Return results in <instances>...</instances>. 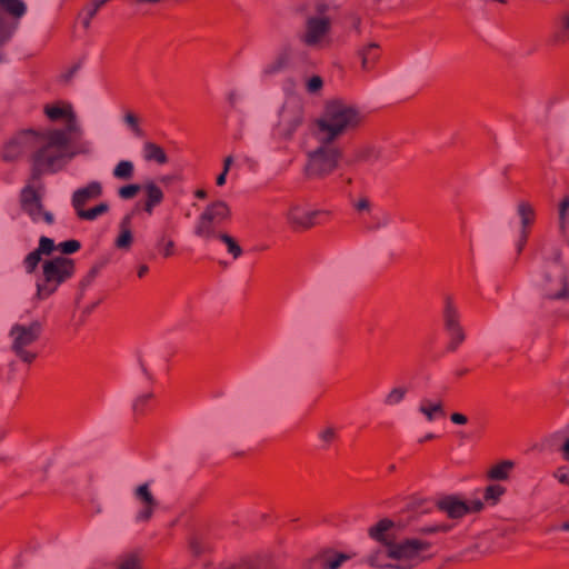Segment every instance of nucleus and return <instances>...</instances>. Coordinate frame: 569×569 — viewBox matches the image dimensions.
<instances>
[{"label":"nucleus","mask_w":569,"mask_h":569,"mask_svg":"<svg viewBox=\"0 0 569 569\" xmlns=\"http://www.w3.org/2000/svg\"><path fill=\"white\" fill-rule=\"evenodd\" d=\"M395 527L392 520L383 518L368 528V536L380 546L366 557V565L373 569H415L430 559L429 540L417 537L396 540Z\"/></svg>","instance_id":"obj_1"},{"label":"nucleus","mask_w":569,"mask_h":569,"mask_svg":"<svg viewBox=\"0 0 569 569\" xmlns=\"http://www.w3.org/2000/svg\"><path fill=\"white\" fill-rule=\"evenodd\" d=\"M365 121L360 109L342 99L326 102L321 114L315 120V136L321 143H333L358 130Z\"/></svg>","instance_id":"obj_2"},{"label":"nucleus","mask_w":569,"mask_h":569,"mask_svg":"<svg viewBox=\"0 0 569 569\" xmlns=\"http://www.w3.org/2000/svg\"><path fill=\"white\" fill-rule=\"evenodd\" d=\"M69 138L61 129H48L32 134V180H39L42 173L59 171L68 154Z\"/></svg>","instance_id":"obj_3"},{"label":"nucleus","mask_w":569,"mask_h":569,"mask_svg":"<svg viewBox=\"0 0 569 569\" xmlns=\"http://www.w3.org/2000/svg\"><path fill=\"white\" fill-rule=\"evenodd\" d=\"M74 273L76 262L71 258L57 256L44 259L41 264V272L36 279V298L38 300L48 299Z\"/></svg>","instance_id":"obj_4"},{"label":"nucleus","mask_w":569,"mask_h":569,"mask_svg":"<svg viewBox=\"0 0 569 569\" xmlns=\"http://www.w3.org/2000/svg\"><path fill=\"white\" fill-rule=\"evenodd\" d=\"M43 333V323L33 320L29 323H13L9 330L10 350L23 363L31 365L39 357L38 343Z\"/></svg>","instance_id":"obj_5"},{"label":"nucleus","mask_w":569,"mask_h":569,"mask_svg":"<svg viewBox=\"0 0 569 569\" xmlns=\"http://www.w3.org/2000/svg\"><path fill=\"white\" fill-rule=\"evenodd\" d=\"M102 192V184L99 181H91L73 192L71 203L80 220L93 221L109 211V204L107 202H101L93 208L86 209V204L99 199Z\"/></svg>","instance_id":"obj_6"},{"label":"nucleus","mask_w":569,"mask_h":569,"mask_svg":"<svg viewBox=\"0 0 569 569\" xmlns=\"http://www.w3.org/2000/svg\"><path fill=\"white\" fill-rule=\"evenodd\" d=\"M331 219V211L312 209L306 203H292L286 212V221L295 232H302L316 226L325 224Z\"/></svg>","instance_id":"obj_7"},{"label":"nucleus","mask_w":569,"mask_h":569,"mask_svg":"<svg viewBox=\"0 0 569 569\" xmlns=\"http://www.w3.org/2000/svg\"><path fill=\"white\" fill-rule=\"evenodd\" d=\"M340 158L341 152L333 143H321L308 153L306 174L311 179H322L337 169Z\"/></svg>","instance_id":"obj_8"},{"label":"nucleus","mask_w":569,"mask_h":569,"mask_svg":"<svg viewBox=\"0 0 569 569\" xmlns=\"http://www.w3.org/2000/svg\"><path fill=\"white\" fill-rule=\"evenodd\" d=\"M230 208L224 201H214L199 216L194 234L206 241L216 238L217 228L230 219Z\"/></svg>","instance_id":"obj_9"},{"label":"nucleus","mask_w":569,"mask_h":569,"mask_svg":"<svg viewBox=\"0 0 569 569\" xmlns=\"http://www.w3.org/2000/svg\"><path fill=\"white\" fill-rule=\"evenodd\" d=\"M42 184L39 180H30L20 192V206L33 222L43 221L47 224L54 222L51 212L46 211L42 206Z\"/></svg>","instance_id":"obj_10"},{"label":"nucleus","mask_w":569,"mask_h":569,"mask_svg":"<svg viewBox=\"0 0 569 569\" xmlns=\"http://www.w3.org/2000/svg\"><path fill=\"white\" fill-rule=\"evenodd\" d=\"M305 121L303 104L297 99L286 101L280 112L279 132L286 138L290 139L299 127Z\"/></svg>","instance_id":"obj_11"},{"label":"nucleus","mask_w":569,"mask_h":569,"mask_svg":"<svg viewBox=\"0 0 569 569\" xmlns=\"http://www.w3.org/2000/svg\"><path fill=\"white\" fill-rule=\"evenodd\" d=\"M443 326L450 337L448 350L455 351L465 340V331L460 325V315L451 298H447L443 308Z\"/></svg>","instance_id":"obj_12"},{"label":"nucleus","mask_w":569,"mask_h":569,"mask_svg":"<svg viewBox=\"0 0 569 569\" xmlns=\"http://www.w3.org/2000/svg\"><path fill=\"white\" fill-rule=\"evenodd\" d=\"M437 506L449 518L461 519L469 513L481 511L483 509V501L479 499L463 501L456 496H446L437 502Z\"/></svg>","instance_id":"obj_13"},{"label":"nucleus","mask_w":569,"mask_h":569,"mask_svg":"<svg viewBox=\"0 0 569 569\" xmlns=\"http://www.w3.org/2000/svg\"><path fill=\"white\" fill-rule=\"evenodd\" d=\"M517 216L520 220L519 238L517 241V252L521 253L528 241L531 228L536 221V210L533 206L526 201L520 200L516 207Z\"/></svg>","instance_id":"obj_14"},{"label":"nucleus","mask_w":569,"mask_h":569,"mask_svg":"<svg viewBox=\"0 0 569 569\" xmlns=\"http://www.w3.org/2000/svg\"><path fill=\"white\" fill-rule=\"evenodd\" d=\"M134 499L139 503V510L136 513L137 522H148L156 509L158 508V501L150 490L148 482L138 486L133 492Z\"/></svg>","instance_id":"obj_15"},{"label":"nucleus","mask_w":569,"mask_h":569,"mask_svg":"<svg viewBox=\"0 0 569 569\" xmlns=\"http://www.w3.org/2000/svg\"><path fill=\"white\" fill-rule=\"evenodd\" d=\"M54 250H57V244L53 239L41 236L38 248L29 252L22 261L24 271L28 274L34 273L40 262H42V256L49 257Z\"/></svg>","instance_id":"obj_16"},{"label":"nucleus","mask_w":569,"mask_h":569,"mask_svg":"<svg viewBox=\"0 0 569 569\" xmlns=\"http://www.w3.org/2000/svg\"><path fill=\"white\" fill-rule=\"evenodd\" d=\"M356 557L355 552H321L308 561L307 569H339L341 565Z\"/></svg>","instance_id":"obj_17"},{"label":"nucleus","mask_w":569,"mask_h":569,"mask_svg":"<svg viewBox=\"0 0 569 569\" xmlns=\"http://www.w3.org/2000/svg\"><path fill=\"white\" fill-rule=\"evenodd\" d=\"M330 30L329 18H309L302 41L310 47L317 46Z\"/></svg>","instance_id":"obj_18"},{"label":"nucleus","mask_w":569,"mask_h":569,"mask_svg":"<svg viewBox=\"0 0 569 569\" xmlns=\"http://www.w3.org/2000/svg\"><path fill=\"white\" fill-rule=\"evenodd\" d=\"M133 213H127L119 222V234L114 239V247L129 251L133 242L132 227Z\"/></svg>","instance_id":"obj_19"},{"label":"nucleus","mask_w":569,"mask_h":569,"mask_svg":"<svg viewBox=\"0 0 569 569\" xmlns=\"http://www.w3.org/2000/svg\"><path fill=\"white\" fill-rule=\"evenodd\" d=\"M146 194V201L143 204V210L148 214H152L156 207L161 204L164 199V193L162 189L157 186L153 181H148L142 186V189Z\"/></svg>","instance_id":"obj_20"},{"label":"nucleus","mask_w":569,"mask_h":569,"mask_svg":"<svg viewBox=\"0 0 569 569\" xmlns=\"http://www.w3.org/2000/svg\"><path fill=\"white\" fill-rule=\"evenodd\" d=\"M357 54L361 60L362 70L370 71L375 68L380 58V46L377 42H370L361 47L357 51Z\"/></svg>","instance_id":"obj_21"},{"label":"nucleus","mask_w":569,"mask_h":569,"mask_svg":"<svg viewBox=\"0 0 569 569\" xmlns=\"http://www.w3.org/2000/svg\"><path fill=\"white\" fill-rule=\"evenodd\" d=\"M219 569H273V565L268 557H254L243 559L236 565L222 566Z\"/></svg>","instance_id":"obj_22"},{"label":"nucleus","mask_w":569,"mask_h":569,"mask_svg":"<svg viewBox=\"0 0 569 569\" xmlns=\"http://www.w3.org/2000/svg\"><path fill=\"white\" fill-rule=\"evenodd\" d=\"M419 412L422 413L429 422L433 421L438 417H443L446 415L441 400L433 401L428 398H423L420 401Z\"/></svg>","instance_id":"obj_23"},{"label":"nucleus","mask_w":569,"mask_h":569,"mask_svg":"<svg viewBox=\"0 0 569 569\" xmlns=\"http://www.w3.org/2000/svg\"><path fill=\"white\" fill-rule=\"evenodd\" d=\"M43 111L51 121L67 120L73 113L72 107L62 102L47 104Z\"/></svg>","instance_id":"obj_24"},{"label":"nucleus","mask_w":569,"mask_h":569,"mask_svg":"<svg viewBox=\"0 0 569 569\" xmlns=\"http://www.w3.org/2000/svg\"><path fill=\"white\" fill-rule=\"evenodd\" d=\"M381 159V150L375 146H365L356 150L355 162L376 163Z\"/></svg>","instance_id":"obj_25"},{"label":"nucleus","mask_w":569,"mask_h":569,"mask_svg":"<svg viewBox=\"0 0 569 569\" xmlns=\"http://www.w3.org/2000/svg\"><path fill=\"white\" fill-rule=\"evenodd\" d=\"M0 9L16 20L21 19L27 12L23 0H0Z\"/></svg>","instance_id":"obj_26"},{"label":"nucleus","mask_w":569,"mask_h":569,"mask_svg":"<svg viewBox=\"0 0 569 569\" xmlns=\"http://www.w3.org/2000/svg\"><path fill=\"white\" fill-rule=\"evenodd\" d=\"M143 158L147 161H154L159 164H164L168 161L164 150L153 142H146L143 144Z\"/></svg>","instance_id":"obj_27"},{"label":"nucleus","mask_w":569,"mask_h":569,"mask_svg":"<svg viewBox=\"0 0 569 569\" xmlns=\"http://www.w3.org/2000/svg\"><path fill=\"white\" fill-rule=\"evenodd\" d=\"M559 227L563 240L569 244V196L559 204Z\"/></svg>","instance_id":"obj_28"},{"label":"nucleus","mask_w":569,"mask_h":569,"mask_svg":"<svg viewBox=\"0 0 569 569\" xmlns=\"http://www.w3.org/2000/svg\"><path fill=\"white\" fill-rule=\"evenodd\" d=\"M156 249L159 254L164 259H168L174 254L176 243L171 237L166 232H162L156 241Z\"/></svg>","instance_id":"obj_29"},{"label":"nucleus","mask_w":569,"mask_h":569,"mask_svg":"<svg viewBox=\"0 0 569 569\" xmlns=\"http://www.w3.org/2000/svg\"><path fill=\"white\" fill-rule=\"evenodd\" d=\"M513 468V463L511 461L505 460L492 466L487 476L491 480H506L509 477L511 469Z\"/></svg>","instance_id":"obj_30"},{"label":"nucleus","mask_w":569,"mask_h":569,"mask_svg":"<svg viewBox=\"0 0 569 569\" xmlns=\"http://www.w3.org/2000/svg\"><path fill=\"white\" fill-rule=\"evenodd\" d=\"M555 41L558 43L569 41V11L562 13L559 18V26L555 33Z\"/></svg>","instance_id":"obj_31"},{"label":"nucleus","mask_w":569,"mask_h":569,"mask_svg":"<svg viewBox=\"0 0 569 569\" xmlns=\"http://www.w3.org/2000/svg\"><path fill=\"white\" fill-rule=\"evenodd\" d=\"M133 163L128 160H121L113 169V177L120 180H130L133 177Z\"/></svg>","instance_id":"obj_32"},{"label":"nucleus","mask_w":569,"mask_h":569,"mask_svg":"<svg viewBox=\"0 0 569 569\" xmlns=\"http://www.w3.org/2000/svg\"><path fill=\"white\" fill-rule=\"evenodd\" d=\"M506 488L501 485H490L483 491V500L489 505H496L505 495Z\"/></svg>","instance_id":"obj_33"},{"label":"nucleus","mask_w":569,"mask_h":569,"mask_svg":"<svg viewBox=\"0 0 569 569\" xmlns=\"http://www.w3.org/2000/svg\"><path fill=\"white\" fill-rule=\"evenodd\" d=\"M408 393V388L405 386H399L392 388L385 397L383 402L386 406H395L400 403Z\"/></svg>","instance_id":"obj_34"},{"label":"nucleus","mask_w":569,"mask_h":569,"mask_svg":"<svg viewBox=\"0 0 569 569\" xmlns=\"http://www.w3.org/2000/svg\"><path fill=\"white\" fill-rule=\"evenodd\" d=\"M216 238L221 240L226 244L228 252L233 257V259H237L242 254L241 247L231 236L220 232L216 236Z\"/></svg>","instance_id":"obj_35"},{"label":"nucleus","mask_w":569,"mask_h":569,"mask_svg":"<svg viewBox=\"0 0 569 569\" xmlns=\"http://www.w3.org/2000/svg\"><path fill=\"white\" fill-rule=\"evenodd\" d=\"M451 529H452V526L448 525V523H433V525L420 527L417 529L416 532L420 536H430V535H436V533H440V532H443V533L449 532Z\"/></svg>","instance_id":"obj_36"},{"label":"nucleus","mask_w":569,"mask_h":569,"mask_svg":"<svg viewBox=\"0 0 569 569\" xmlns=\"http://www.w3.org/2000/svg\"><path fill=\"white\" fill-rule=\"evenodd\" d=\"M189 549L192 556L199 557L209 550V545L202 537L194 536L189 541Z\"/></svg>","instance_id":"obj_37"},{"label":"nucleus","mask_w":569,"mask_h":569,"mask_svg":"<svg viewBox=\"0 0 569 569\" xmlns=\"http://www.w3.org/2000/svg\"><path fill=\"white\" fill-rule=\"evenodd\" d=\"M14 29L16 27H11L7 18L0 11V46L4 44L7 41L10 40L14 32Z\"/></svg>","instance_id":"obj_38"},{"label":"nucleus","mask_w":569,"mask_h":569,"mask_svg":"<svg viewBox=\"0 0 569 569\" xmlns=\"http://www.w3.org/2000/svg\"><path fill=\"white\" fill-rule=\"evenodd\" d=\"M80 248L81 243L76 239L67 240L57 244V251H59L63 257L76 253Z\"/></svg>","instance_id":"obj_39"},{"label":"nucleus","mask_w":569,"mask_h":569,"mask_svg":"<svg viewBox=\"0 0 569 569\" xmlns=\"http://www.w3.org/2000/svg\"><path fill=\"white\" fill-rule=\"evenodd\" d=\"M66 129L62 130L67 132V137L69 139L71 134H73L74 137L82 136V129L77 120L74 112L66 120Z\"/></svg>","instance_id":"obj_40"},{"label":"nucleus","mask_w":569,"mask_h":569,"mask_svg":"<svg viewBox=\"0 0 569 569\" xmlns=\"http://www.w3.org/2000/svg\"><path fill=\"white\" fill-rule=\"evenodd\" d=\"M353 209L359 213H371L372 203L370 199L366 196H362L356 200L352 201Z\"/></svg>","instance_id":"obj_41"},{"label":"nucleus","mask_w":569,"mask_h":569,"mask_svg":"<svg viewBox=\"0 0 569 569\" xmlns=\"http://www.w3.org/2000/svg\"><path fill=\"white\" fill-rule=\"evenodd\" d=\"M319 439L322 442L321 448L327 449L336 439L337 431L333 427H327L319 432Z\"/></svg>","instance_id":"obj_42"},{"label":"nucleus","mask_w":569,"mask_h":569,"mask_svg":"<svg viewBox=\"0 0 569 569\" xmlns=\"http://www.w3.org/2000/svg\"><path fill=\"white\" fill-rule=\"evenodd\" d=\"M141 189L142 186L140 184H127L118 189V196L121 199L129 200L134 198Z\"/></svg>","instance_id":"obj_43"},{"label":"nucleus","mask_w":569,"mask_h":569,"mask_svg":"<svg viewBox=\"0 0 569 569\" xmlns=\"http://www.w3.org/2000/svg\"><path fill=\"white\" fill-rule=\"evenodd\" d=\"M152 399V393H144L139 396L133 402V411L136 415H143L148 403Z\"/></svg>","instance_id":"obj_44"},{"label":"nucleus","mask_w":569,"mask_h":569,"mask_svg":"<svg viewBox=\"0 0 569 569\" xmlns=\"http://www.w3.org/2000/svg\"><path fill=\"white\" fill-rule=\"evenodd\" d=\"M118 569H141V561L136 555H128L119 562Z\"/></svg>","instance_id":"obj_45"},{"label":"nucleus","mask_w":569,"mask_h":569,"mask_svg":"<svg viewBox=\"0 0 569 569\" xmlns=\"http://www.w3.org/2000/svg\"><path fill=\"white\" fill-rule=\"evenodd\" d=\"M372 219L375 222L371 226H369L370 229L383 228V227L388 226L390 222L389 214L386 212L375 214V216H372Z\"/></svg>","instance_id":"obj_46"},{"label":"nucleus","mask_w":569,"mask_h":569,"mask_svg":"<svg viewBox=\"0 0 569 569\" xmlns=\"http://www.w3.org/2000/svg\"><path fill=\"white\" fill-rule=\"evenodd\" d=\"M323 86V81L319 76H313L307 81V90L310 93L318 92Z\"/></svg>","instance_id":"obj_47"},{"label":"nucleus","mask_w":569,"mask_h":569,"mask_svg":"<svg viewBox=\"0 0 569 569\" xmlns=\"http://www.w3.org/2000/svg\"><path fill=\"white\" fill-rule=\"evenodd\" d=\"M124 122L131 128V130L137 136H141V129H140L139 123H138V118L132 112H128L124 116Z\"/></svg>","instance_id":"obj_48"},{"label":"nucleus","mask_w":569,"mask_h":569,"mask_svg":"<svg viewBox=\"0 0 569 569\" xmlns=\"http://www.w3.org/2000/svg\"><path fill=\"white\" fill-rule=\"evenodd\" d=\"M109 1L110 0H92V2L86 7V11L89 13L90 18H93L99 9Z\"/></svg>","instance_id":"obj_49"},{"label":"nucleus","mask_w":569,"mask_h":569,"mask_svg":"<svg viewBox=\"0 0 569 569\" xmlns=\"http://www.w3.org/2000/svg\"><path fill=\"white\" fill-rule=\"evenodd\" d=\"M553 477L560 482V483H563V485H569V469L565 468V467H561V468H558L555 473H553Z\"/></svg>","instance_id":"obj_50"},{"label":"nucleus","mask_w":569,"mask_h":569,"mask_svg":"<svg viewBox=\"0 0 569 569\" xmlns=\"http://www.w3.org/2000/svg\"><path fill=\"white\" fill-rule=\"evenodd\" d=\"M97 269H91L88 274L80 281V287L82 289L87 288L88 286L91 284V282L94 280L96 276H97Z\"/></svg>","instance_id":"obj_51"},{"label":"nucleus","mask_w":569,"mask_h":569,"mask_svg":"<svg viewBox=\"0 0 569 569\" xmlns=\"http://www.w3.org/2000/svg\"><path fill=\"white\" fill-rule=\"evenodd\" d=\"M450 420L455 425H466L468 422L467 416H465L463 413H460V412L451 413Z\"/></svg>","instance_id":"obj_52"},{"label":"nucleus","mask_w":569,"mask_h":569,"mask_svg":"<svg viewBox=\"0 0 569 569\" xmlns=\"http://www.w3.org/2000/svg\"><path fill=\"white\" fill-rule=\"evenodd\" d=\"M351 26L358 34L361 33V19L358 16H352Z\"/></svg>","instance_id":"obj_53"},{"label":"nucleus","mask_w":569,"mask_h":569,"mask_svg":"<svg viewBox=\"0 0 569 569\" xmlns=\"http://www.w3.org/2000/svg\"><path fill=\"white\" fill-rule=\"evenodd\" d=\"M562 457L565 460L569 461V438L563 442L561 447Z\"/></svg>","instance_id":"obj_54"},{"label":"nucleus","mask_w":569,"mask_h":569,"mask_svg":"<svg viewBox=\"0 0 569 569\" xmlns=\"http://www.w3.org/2000/svg\"><path fill=\"white\" fill-rule=\"evenodd\" d=\"M227 174L228 172L222 170V172L217 177L216 183L218 186H223L226 183Z\"/></svg>","instance_id":"obj_55"},{"label":"nucleus","mask_w":569,"mask_h":569,"mask_svg":"<svg viewBox=\"0 0 569 569\" xmlns=\"http://www.w3.org/2000/svg\"><path fill=\"white\" fill-rule=\"evenodd\" d=\"M149 271V267L147 264H141L138 268L137 274L139 278H143Z\"/></svg>","instance_id":"obj_56"},{"label":"nucleus","mask_w":569,"mask_h":569,"mask_svg":"<svg viewBox=\"0 0 569 569\" xmlns=\"http://www.w3.org/2000/svg\"><path fill=\"white\" fill-rule=\"evenodd\" d=\"M238 98H239V94H238L236 91H231V92H229V94H228V101H229V103H230L231 106H234V104H236V102H237Z\"/></svg>","instance_id":"obj_57"},{"label":"nucleus","mask_w":569,"mask_h":569,"mask_svg":"<svg viewBox=\"0 0 569 569\" xmlns=\"http://www.w3.org/2000/svg\"><path fill=\"white\" fill-rule=\"evenodd\" d=\"M233 162V158L231 156H228L223 161V171L229 172L230 166Z\"/></svg>","instance_id":"obj_58"},{"label":"nucleus","mask_w":569,"mask_h":569,"mask_svg":"<svg viewBox=\"0 0 569 569\" xmlns=\"http://www.w3.org/2000/svg\"><path fill=\"white\" fill-rule=\"evenodd\" d=\"M194 196L199 199H204L207 198V191L203 189H198L194 191Z\"/></svg>","instance_id":"obj_59"},{"label":"nucleus","mask_w":569,"mask_h":569,"mask_svg":"<svg viewBox=\"0 0 569 569\" xmlns=\"http://www.w3.org/2000/svg\"><path fill=\"white\" fill-rule=\"evenodd\" d=\"M435 438H436V436L433 433H428V435L423 436L421 439H419V442L423 443V442L432 440Z\"/></svg>","instance_id":"obj_60"},{"label":"nucleus","mask_w":569,"mask_h":569,"mask_svg":"<svg viewBox=\"0 0 569 569\" xmlns=\"http://www.w3.org/2000/svg\"><path fill=\"white\" fill-rule=\"evenodd\" d=\"M92 18H90L89 13H87V18L83 20L84 28H89L91 23Z\"/></svg>","instance_id":"obj_61"},{"label":"nucleus","mask_w":569,"mask_h":569,"mask_svg":"<svg viewBox=\"0 0 569 569\" xmlns=\"http://www.w3.org/2000/svg\"><path fill=\"white\" fill-rule=\"evenodd\" d=\"M561 530L569 532V521H566L560 527Z\"/></svg>","instance_id":"obj_62"},{"label":"nucleus","mask_w":569,"mask_h":569,"mask_svg":"<svg viewBox=\"0 0 569 569\" xmlns=\"http://www.w3.org/2000/svg\"><path fill=\"white\" fill-rule=\"evenodd\" d=\"M563 297H565L563 292H559V293L553 296L555 299H560V298H563Z\"/></svg>","instance_id":"obj_63"},{"label":"nucleus","mask_w":569,"mask_h":569,"mask_svg":"<svg viewBox=\"0 0 569 569\" xmlns=\"http://www.w3.org/2000/svg\"><path fill=\"white\" fill-rule=\"evenodd\" d=\"M78 67H73V69L68 74V79L72 77V74L77 71Z\"/></svg>","instance_id":"obj_64"}]
</instances>
